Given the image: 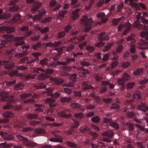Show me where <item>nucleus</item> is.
<instances>
[{"label": "nucleus", "instance_id": "1", "mask_svg": "<svg viewBox=\"0 0 148 148\" xmlns=\"http://www.w3.org/2000/svg\"><path fill=\"white\" fill-rule=\"evenodd\" d=\"M81 20L82 23L84 24L85 26L84 29V31L86 32L89 30L91 27V25L89 23H92L93 22L91 18L88 20L86 16H84L81 19Z\"/></svg>", "mask_w": 148, "mask_h": 148}, {"label": "nucleus", "instance_id": "2", "mask_svg": "<svg viewBox=\"0 0 148 148\" xmlns=\"http://www.w3.org/2000/svg\"><path fill=\"white\" fill-rule=\"evenodd\" d=\"M98 38L99 40L101 41L104 40H108L109 37L108 35L105 34V32H103L98 35Z\"/></svg>", "mask_w": 148, "mask_h": 148}, {"label": "nucleus", "instance_id": "3", "mask_svg": "<svg viewBox=\"0 0 148 148\" xmlns=\"http://www.w3.org/2000/svg\"><path fill=\"white\" fill-rule=\"evenodd\" d=\"M129 1H130V4L131 6L132 7L136 8L137 10H139L140 9L138 4L135 2H134V0H125V4L127 3Z\"/></svg>", "mask_w": 148, "mask_h": 148}, {"label": "nucleus", "instance_id": "4", "mask_svg": "<svg viewBox=\"0 0 148 148\" xmlns=\"http://www.w3.org/2000/svg\"><path fill=\"white\" fill-rule=\"evenodd\" d=\"M114 135V132L110 130H108L106 132H103L102 135L103 136H107L109 138H112Z\"/></svg>", "mask_w": 148, "mask_h": 148}, {"label": "nucleus", "instance_id": "5", "mask_svg": "<svg viewBox=\"0 0 148 148\" xmlns=\"http://www.w3.org/2000/svg\"><path fill=\"white\" fill-rule=\"evenodd\" d=\"M37 144L35 142H32L30 141L29 139H27L24 145H25L27 147H33L36 146Z\"/></svg>", "mask_w": 148, "mask_h": 148}, {"label": "nucleus", "instance_id": "6", "mask_svg": "<svg viewBox=\"0 0 148 148\" xmlns=\"http://www.w3.org/2000/svg\"><path fill=\"white\" fill-rule=\"evenodd\" d=\"M41 3L40 2H37L34 3L32 7V10L33 12L35 11L38 8L41 6Z\"/></svg>", "mask_w": 148, "mask_h": 148}, {"label": "nucleus", "instance_id": "7", "mask_svg": "<svg viewBox=\"0 0 148 148\" xmlns=\"http://www.w3.org/2000/svg\"><path fill=\"white\" fill-rule=\"evenodd\" d=\"M79 10V9H77L73 12V15L72 18L73 20H75L79 17V15L78 14V12Z\"/></svg>", "mask_w": 148, "mask_h": 148}, {"label": "nucleus", "instance_id": "8", "mask_svg": "<svg viewBox=\"0 0 148 148\" xmlns=\"http://www.w3.org/2000/svg\"><path fill=\"white\" fill-rule=\"evenodd\" d=\"M55 101V100H53L51 98H48L47 99L45 100V102L49 104V105L50 107H53L55 106V104H53V103Z\"/></svg>", "mask_w": 148, "mask_h": 148}, {"label": "nucleus", "instance_id": "9", "mask_svg": "<svg viewBox=\"0 0 148 148\" xmlns=\"http://www.w3.org/2000/svg\"><path fill=\"white\" fill-rule=\"evenodd\" d=\"M16 137L18 140L22 141L24 145L26 142L28 138L20 135H17Z\"/></svg>", "mask_w": 148, "mask_h": 148}, {"label": "nucleus", "instance_id": "10", "mask_svg": "<svg viewBox=\"0 0 148 148\" xmlns=\"http://www.w3.org/2000/svg\"><path fill=\"white\" fill-rule=\"evenodd\" d=\"M58 138H51L50 139V141L53 142L63 143L62 138L60 136H59Z\"/></svg>", "mask_w": 148, "mask_h": 148}, {"label": "nucleus", "instance_id": "11", "mask_svg": "<svg viewBox=\"0 0 148 148\" xmlns=\"http://www.w3.org/2000/svg\"><path fill=\"white\" fill-rule=\"evenodd\" d=\"M139 110H143V111H146L148 109V107L146 106L145 103H142V105L139 106L138 107Z\"/></svg>", "mask_w": 148, "mask_h": 148}, {"label": "nucleus", "instance_id": "12", "mask_svg": "<svg viewBox=\"0 0 148 148\" xmlns=\"http://www.w3.org/2000/svg\"><path fill=\"white\" fill-rule=\"evenodd\" d=\"M3 115L4 117L5 118L12 117L14 116L13 113L9 112H6L3 113Z\"/></svg>", "mask_w": 148, "mask_h": 148}, {"label": "nucleus", "instance_id": "13", "mask_svg": "<svg viewBox=\"0 0 148 148\" xmlns=\"http://www.w3.org/2000/svg\"><path fill=\"white\" fill-rule=\"evenodd\" d=\"M127 27L125 30L123 32V34L124 35L126 34L130 30L131 25L129 22L127 23Z\"/></svg>", "mask_w": 148, "mask_h": 148}, {"label": "nucleus", "instance_id": "14", "mask_svg": "<svg viewBox=\"0 0 148 148\" xmlns=\"http://www.w3.org/2000/svg\"><path fill=\"white\" fill-rule=\"evenodd\" d=\"M143 69L141 68L136 69L134 72L133 74L136 76L139 75L143 73Z\"/></svg>", "mask_w": 148, "mask_h": 148}, {"label": "nucleus", "instance_id": "15", "mask_svg": "<svg viewBox=\"0 0 148 148\" xmlns=\"http://www.w3.org/2000/svg\"><path fill=\"white\" fill-rule=\"evenodd\" d=\"M127 23L125 22L121 23L118 27V31H121L125 27H127Z\"/></svg>", "mask_w": 148, "mask_h": 148}, {"label": "nucleus", "instance_id": "16", "mask_svg": "<svg viewBox=\"0 0 148 148\" xmlns=\"http://www.w3.org/2000/svg\"><path fill=\"white\" fill-rule=\"evenodd\" d=\"M113 43L112 42L108 43L106 45L103 49V51L104 52H105L108 51L110 48L112 46Z\"/></svg>", "mask_w": 148, "mask_h": 148}, {"label": "nucleus", "instance_id": "17", "mask_svg": "<svg viewBox=\"0 0 148 148\" xmlns=\"http://www.w3.org/2000/svg\"><path fill=\"white\" fill-rule=\"evenodd\" d=\"M130 76L127 73H125L122 76V79L125 82L129 80L130 78Z\"/></svg>", "mask_w": 148, "mask_h": 148}, {"label": "nucleus", "instance_id": "18", "mask_svg": "<svg viewBox=\"0 0 148 148\" xmlns=\"http://www.w3.org/2000/svg\"><path fill=\"white\" fill-rule=\"evenodd\" d=\"M33 71L34 72L40 73V72H45V70L40 67H35L33 68Z\"/></svg>", "mask_w": 148, "mask_h": 148}, {"label": "nucleus", "instance_id": "19", "mask_svg": "<svg viewBox=\"0 0 148 148\" xmlns=\"http://www.w3.org/2000/svg\"><path fill=\"white\" fill-rule=\"evenodd\" d=\"M53 92V90L52 88H47L45 91L44 93L46 94L48 96H51V95Z\"/></svg>", "mask_w": 148, "mask_h": 148}, {"label": "nucleus", "instance_id": "20", "mask_svg": "<svg viewBox=\"0 0 148 148\" xmlns=\"http://www.w3.org/2000/svg\"><path fill=\"white\" fill-rule=\"evenodd\" d=\"M71 99L68 97H64L60 99V101L62 103H64L69 102Z\"/></svg>", "mask_w": 148, "mask_h": 148}, {"label": "nucleus", "instance_id": "21", "mask_svg": "<svg viewBox=\"0 0 148 148\" xmlns=\"http://www.w3.org/2000/svg\"><path fill=\"white\" fill-rule=\"evenodd\" d=\"M15 30L14 27H11L6 26V32L7 33H10L14 31Z\"/></svg>", "mask_w": 148, "mask_h": 148}, {"label": "nucleus", "instance_id": "22", "mask_svg": "<svg viewBox=\"0 0 148 148\" xmlns=\"http://www.w3.org/2000/svg\"><path fill=\"white\" fill-rule=\"evenodd\" d=\"M78 2V0H71V5L73 7L76 8L79 6L80 5V3L77 4Z\"/></svg>", "mask_w": 148, "mask_h": 148}, {"label": "nucleus", "instance_id": "23", "mask_svg": "<svg viewBox=\"0 0 148 148\" xmlns=\"http://www.w3.org/2000/svg\"><path fill=\"white\" fill-rule=\"evenodd\" d=\"M20 8L17 5H15L10 8L9 11L11 12H16Z\"/></svg>", "mask_w": 148, "mask_h": 148}, {"label": "nucleus", "instance_id": "24", "mask_svg": "<svg viewBox=\"0 0 148 148\" xmlns=\"http://www.w3.org/2000/svg\"><path fill=\"white\" fill-rule=\"evenodd\" d=\"M79 131L83 133H84L86 131H89V129L87 127L83 126L81 127L79 129Z\"/></svg>", "mask_w": 148, "mask_h": 148}, {"label": "nucleus", "instance_id": "25", "mask_svg": "<svg viewBox=\"0 0 148 148\" xmlns=\"http://www.w3.org/2000/svg\"><path fill=\"white\" fill-rule=\"evenodd\" d=\"M24 87V86L21 83L19 84L14 86V88L15 90H19L22 89Z\"/></svg>", "mask_w": 148, "mask_h": 148}, {"label": "nucleus", "instance_id": "26", "mask_svg": "<svg viewBox=\"0 0 148 148\" xmlns=\"http://www.w3.org/2000/svg\"><path fill=\"white\" fill-rule=\"evenodd\" d=\"M27 117L28 119H35L36 118H38V115L36 114H29L27 115Z\"/></svg>", "mask_w": 148, "mask_h": 148}, {"label": "nucleus", "instance_id": "27", "mask_svg": "<svg viewBox=\"0 0 148 148\" xmlns=\"http://www.w3.org/2000/svg\"><path fill=\"white\" fill-rule=\"evenodd\" d=\"M47 78V75L43 73L40 75L38 77V79L39 80H44Z\"/></svg>", "mask_w": 148, "mask_h": 148}, {"label": "nucleus", "instance_id": "28", "mask_svg": "<svg viewBox=\"0 0 148 148\" xmlns=\"http://www.w3.org/2000/svg\"><path fill=\"white\" fill-rule=\"evenodd\" d=\"M48 62V59L45 58L41 60L39 62V63L42 66H45L47 64Z\"/></svg>", "mask_w": 148, "mask_h": 148}, {"label": "nucleus", "instance_id": "29", "mask_svg": "<svg viewBox=\"0 0 148 148\" xmlns=\"http://www.w3.org/2000/svg\"><path fill=\"white\" fill-rule=\"evenodd\" d=\"M90 135L92 137L91 139L92 140L96 139L99 136L97 134L93 132L90 133Z\"/></svg>", "mask_w": 148, "mask_h": 148}, {"label": "nucleus", "instance_id": "30", "mask_svg": "<svg viewBox=\"0 0 148 148\" xmlns=\"http://www.w3.org/2000/svg\"><path fill=\"white\" fill-rule=\"evenodd\" d=\"M29 58L28 57H24L20 60L19 63L20 64H23L26 62L27 64V62Z\"/></svg>", "mask_w": 148, "mask_h": 148}, {"label": "nucleus", "instance_id": "31", "mask_svg": "<svg viewBox=\"0 0 148 148\" xmlns=\"http://www.w3.org/2000/svg\"><path fill=\"white\" fill-rule=\"evenodd\" d=\"M66 144L68 146L71 147L76 148L77 147L76 144L70 141H67Z\"/></svg>", "mask_w": 148, "mask_h": 148}, {"label": "nucleus", "instance_id": "32", "mask_svg": "<svg viewBox=\"0 0 148 148\" xmlns=\"http://www.w3.org/2000/svg\"><path fill=\"white\" fill-rule=\"evenodd\" d=\"M21 18V16L18 14H15L12 20L15 22L18 21Z\"/></svg>", "mask_w": 148, "mask_h": 148}, {"label": "nucleus", "instance_id": "33", "mask_svg": "<svg viewBox=\"0 0 148 148\" xmlns=\"http://www.w3.org/2000/svg\"><path fill=\"white\" fill-rule=\"evenodd\" d=\"M10 77H12L14 75H16L17 76H20L21 75V74H18L17 71H14L9 74Z\"/></svg>", "mask_w": 148, "mask_h": 148}, {"label": "nucleus", "instance_id": "34", "mask_svg": "<svg viewBox=\"0 0 148 148\" xmlns=\"http://www.w3.org/2000/svg\"><path fill=\"white\" fill-rule=\"evenodd\" d=\"M135 99H139L141 97V95L139 92H135L133 95Z\"/></svg>", "mask_w": 148, "mask_h": 148}, {"label": "nucleus", "instance_id": "35", "mask_svg": "<svg viewBox=\"0 0 148 148\" xmlns=\"http://www.w3.org/2000/svg\"><path fill=\"white\" fill-rule=\"evenodd\" d=\"M11 16V14L10 13L3 14L1 16H0V19H6L10 17Z\"/></svg>", "mask_w": 148, "mask_h": 148}, {"label": "nucleus", "instance_id": "36", "mask_svg": "<svg viewBox=\"0 0 148 148\" xmlns=\"http://www.w3.org/2000/svg\"><path fill=\"white\" fill-rule=\"evenodd\" d=\"M49 30V28L47 27H45L40 29V32L41 33L44 34L48 32Z\"/></svg>", "mask_w": 148, "mask_h": 148}, {"label": "nucleus", "instance_id": "37", "mask_svg": "<svg viewBox=\"0 0 148 148\" xmlns=\"http://www.w3.org/2000/svg\"><path fill=\"white\" fill-rule=\"evenodd\" d=\"M34 87L38 89H41L42 88H45L46 87V86L44 84H41L40 85H35Z\"/></svg>", "mask_w": 148, "mask_h": 148}, {"label": "nucleus", "instance_id": "38", "mask_svg": "<svg viewBox=\"0 0 148 148\" xmlns=\"http://www.w3.org/2000/svg\"><path fill=\"white\" fill-rule=\"evenodd\" d=\"M110 125L112 127H113L115 129H118L119 128V125L115 122H111Z\"/></svg>", "mask_w": 148, "mask_h": 148}, {"label": "nucleus", "instance_id": "39", "mask_svg": "<svg viewBox=\"0 0 148 148\" xmlns=\"http://www.w3.org/2000/svg\"><path fill=\"white\" fill-rule=\"evenodd\" d=\"M4 139L5 140H12L13 138V136L11 134H6L4 136Z\"/></svg>", "mask_w": 148, "mask_h": 148}, {"label": "nucleus", "instance_id": "40", "mask_svg": "<svg viewBox=\"0 0 148 148\" xmlns=\"http://www.w3.org/2000/svg\"><path fill=\"white\" fill-rule=\"evenodd\" d=\"M148 43L145 40L140 39L138 42V44L142 46H145Z\"/></svg>", "mask_w": 148, "mask_h": 148}, {"label": "nucleus", "instance_id": "41", "mask_svg": "<svg viewBox=\"0 0 148 148\" xmlns=\"http://www.w3.org/2000/svg\"><path fill=\"white\" fill-rule=\"evenodd\" d=\"M31 95H32L31 94L24 93L20 95V97L21 99H25Z\"/></svg>", "mask_w": 148, "mask_h": 148}, {"label": "nucleus", "instance_id": "42", "mask_svg": "<svg viewBox=\"0 0 148 148\" xmlns=\"http://www.w3.org/2000/svg\"><path fill=\"white\" fill-rule=\"evenodd\" d=\"M41 18V16L39 14L36 15H35L33 18V20L34 21H36L40 20Z\"/></svg>", "mask_w": 148, "mask_h": 148}, {"label": "nucleus", "instance_id": "43", "mask_svg": "<svg viewBox=\"0 0 148 148\" xmlns=\"http://www.w3.org/2000/svg\"><path fill=\"white\" fill-rule=\"evenodd\" d=\"M125 82L122 79H118L117 81V83L121 86L124 85Z\"/></svg>", "mask_w": 148, "mask_h": 148}, {"label": "nucleus", "instance_id": "44", "mask_svg": "<svg viewBox=\"0 0 148 148\" xmlns=\"http://www.w3.org/2000/svg\"><path fill=\"white\" fill-rule=\"evenodd\" d=\"M57 115L59 116L62 117H67L68 116L66 115L65 112H62L60 113H58Z\"/></svg>", "mask_w": 148, "mask_h": 148}, {"label": "nucleus", "instance_id": "45", "mask_svg": "<svg viewBox=\"0 0 148 148\" xmlns=\"http://www.w3.org/2000/svg\"><path fill=\"white\" fill-rule=\"evenodd\" d=\"M74 116L75 118L80 119L83 117V114L82 113L75 114H74Z\"/></svg>", "mask_w": 148, "mask_h": 148}, {"label": "nucleus", "instance_id": "46", "mask_svg": "<svg viewBox=\"0 0 148 148\" xmlns=\"http://www.w3.org/2000/svg\"><path fill=\"white\" fill-rule=\"evenodd\" d=\"M131 63L129 62H123L122 66L123 67H126L130 66Z\"/></svg>", "mask_w": 148, "mask_h": 148}, {"label": "nucleus", "instance_id": "47", "mask_svg": "<svg viewBox=\"0 0 148 148\" xmlns=\"http://www.w3.org/2000/svg\"><path fill=\"white\" fill-rule=\"evenodd\" d=\"M51 20V18L48 17L45 18L44 20L41 21V23L46 24L50 22Z\"/></svg>", "mask_w": 148, "mask_h": 148}, {"label": "nucleus", "instance_id": "48", "mask_svg": "<svg viewBox=\"0 0 148 148\" xmlns=\"http://www.w3.org/2000/svg\"><path fill=\"white\" fill-rule=\"evenodd\" d=\"M74 124L71 127V129H74L79 126V123L78 121H73Z\"/></svg>", "mask_w": 148, "mask_h": 148}, {"label": "nucleus", "instance_id": "49", "mask_svg": "<svg viewBox=\"0 0 148 148\" xmlns=\"http://www.w3.org/2000/svg\"><path fill=\"white\" fill-rule=\"evenodd\" d=\"M15 66V63L13 62L11 63L10 64H8L5 66V67L7 69H10Z\"/></svg>", "mask_w": 148, "mask_h": 148}, {"label": "nucleus", "instance_id": "50", "mask_svg": "<svg viewBox=\"0 0 148 148\" xmlns=\"http://www.w3.org/2000/svg\"><path fill=\"white\" fill-rule=\"evenodd\" d=\"M80 63L83 66H88L90 64L89 62H86L85 61H81L80 62Z\"/></svg>", "mask_w": 148, "mask_h": 148}, {"label": "nucleus", "instance_id": "51", "mask_svg": "<svg viewBox=\"0 0 148 148\" xmlns=\"http://www.w3.org/2000/svg\"><path fill=\"white\" fill-rule=\"evenodd\" d=\"M71 107L72 108L77 109L79 108L80 106L78 104L74 103L71 104Z\"/></svg>", "mask_w": 148, "mask_h": 148}, {"label": "nucleus", "instance_id": "52", "mask_svg": "<svg viewBox=\"0 0 148 148\" xmlns=\"http://www.w3.org/2000/svg\"><path fill=\"white\" fill-rule=\"evenodd\" d=\"M65 32L64 31L59 32L58 35V37L60 38L64 37L65 35Z\"/></svg>", "mask_w": 148, "mask_h": 148}, {"label": "nucleus", "instance_id": "53", "mask_svg": "<svg viewBox=\"0 0 148 148\" xmlns=\"http://www.w3.org/2000/svg\"><path fill=\"white\" fill-rule=\"evenodd\" d=\"M119 107V106L117 104H114L113 103H112V105L111 108H113L117 109Z\"/></svg>", "mask_w": 148, "mask_h": 148}, {"label": "nucleus", "instance_id": "54", "mask_svg": "<svg viewBox=\"0 0 148 148\" xmlns=\"http://www.w3.org/2000/svg\"><path fill=\"white\" fill-rule=\"evenodd\" d=\"M135 84V83L133 82H129L127 84V88L130 89L132 88Z\"/></svg>", "mask_w": 148, "mask_h": 148}, {"label": "nucleus", "instance_id": "55", "mask_svg": "<svg viewBox=\"0 0 148 148\" xmlns=\"http://www.w3.org/2000/svg\"><path fill=\"white\" fill-rule=\"evenodd\" d=\"M25 55V53H20L15 54L14 55V56L16 58H20L22 57Z\"/></svg>", "mask_w": 148, "mask_h": 148}, {"label": "nucleus", "instance_id": "56", "mask_svg": "<svg viewBox=\"0 0 148 148\" xmlns=\"http://www.w3.org/2000/svg\"><path fill=\"white\" fill-rule=\"evenodd\" d=\"M86 49L89 51L92 52L94 51L95 48L91 46H88L86 48Z\"/></svg>", "mask_w": 148, "mask_h": 148}, {"label": "nucleus", "instance_id": "57", "mask_svg": "<svg viewBox=\"0 0 148 148\" xmlns=\"http://www.w3.org/2000/svg\"><path fill=\"white\" fill-rule=\"evenodd\" d=\"M119 62L117 61H114L111 64V68L112 69L114 68L116 66Z\"/></svg>", "mask_w": 148, "mask_h": 148}, {"label": "nucleus", "instance_id": "58", "mask_svg": "<svg viewBox=\"0 0 148 148\" xmlns=\"http://www.w3.org/2000/svg\"><path fill=\"white\" fill-rule=\"evenodd\" d=\"M40 45L41 43L40 42H38L33 46V48L34 50L40 47Z\"/></svg>", "mask_w": 148, "mask_h": 148}, {"label": "nucleus", "instance_id": "59", "mask_svg": "<svg viewBox=\"0 0 148 148\" xmlns=\"http://www.w3.org/2000/svg\"><path fill=\"white\" fill-rule=\"evenodd\" d=\"M24 39L23 37H16L12 39V40L14 41H18L19 40H22Z\"/></svg>", "mask_w": 148, "mask_h": 148}, {"label": "nucleus", "instance_id": "60", "mask_svg": "<svg viewBox=\"0 0 148 148\" xmlns=\"http://www.w3.org/2000/svg\"><path fill=\"white\" fill-rule=\"evenodd\" d=\"M134 34H132L131 36L126 38V40L127 41H132L134 40Z\"/></svg>", "mask_w": 148, "mask_h": 148}, {"label": "nucleus", "instance_id": "61", "mask_svg": "<svg viewBox=\"0 0 148 148\" xmlns=\"http://www.w3.org/2000/svg\"><path fill=\"white\" fill-rule=\"evenodd\" d=\"M22 130L24 132H28L29 131H32L33 129L30 127H27L22 129Z\"/></svg>", "mask_w": 148, "mask_h": 148}, {"label": "nucleus", "instance_id": "62", "mask_svg": "<svg viewBox=\"0 0 148 148\" xmlns=\"http://www.w3.org/2000/svg\"><path fill=\"white\" fill-rule=\"evenodd\" d=\"M67 12V10H66L64 11L60 10L59 12V15L60 16L63 17L64 16V14H66Z\"/></svg>", "mask_w": 148, "mask_h": 148}, {"label": "nucleus", "instance_id": "63", "mask_svg": "<svg viewBox=\"0 0 148 148\" xmlns=\"http://www.w3.org/2000/svg\"><path fill=\"white\" fill-rule=\"evenodd\" d=\"M134 115V113L132 112H127L126 114V116L128 118H131L133 117Z\"/></svg>", "mask_w": 148, "mask_h": 148}, {"label": "nucleus", "instance_id": "64", "mask_svg": "<svg viewBox=\"0 0 148 148\" xmlns=\"http://www.w3.org/2000/svg\"><path fill=\"white\" fill-rule=\"evenodd\" d=\"M136 50L135 46L134 45H132L131 46L130 51L131 53H135Z\"/></svg>", "mask_w": 148, "mask_h": 148}]
</instances>
